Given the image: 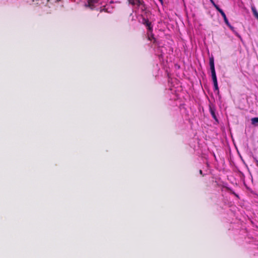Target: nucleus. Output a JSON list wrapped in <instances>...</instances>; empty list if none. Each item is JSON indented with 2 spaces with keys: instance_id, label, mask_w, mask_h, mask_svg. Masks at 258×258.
I'll list each match as a JSON object with an SVG mask.
<instances>
[{
  "instance_id": "a211bd4d",
  "label": "nucleus",
  "mask_w": 258,
  "mask_h": 258,
  "mask_svg": "<svg viewBox=\"0 0 258 258\" xmlns=\"http://www.w3.org/2000/svg\"><path fill=\"white\" fill-rule=\"evenodd\" d=\"M160 2H161V3H162V0H159Z\"/></svg>"
},
{
  "instance_id": "4468645a",
  "label": "nucleus",
  "mask_w": 258,
  "mask_h": 258,
  "mask_svg": "<svg viewBox=\"0 0 258 258\" xmlns=\"http://www.w3.org/2000/svg\"><path fill=\"white\" fill-rule=\"evenodd\" d=\"M210 1L213 5L215 4L213 0H210Z\"/></svg>"
},
{
  "instance_id": "9d476101",
  "label": "nucleus",
  "mask_w": 258,
  "mask_h": 258,
  "mask_svg": "<svg viewBox=\"0 0 258 258\" xmlns=\"http://www.w3.org/2000/svg\"><path fill=\"white\" fill-rule=\"evenodd\" d=\"M222 17L223 18L224 21L225 23H226V24L229 27L231 28V26H230V25L229 23V21L226 17V15L224 14L223 16H222Z\"/></svg>"
},
{
  "instance_id": "f257e3e1",
  "label": "nucleus",
  "mask_w": 258,
  "mask_h": 258,
  "mask_svg": "<svg viewBox=\"0 0 258 258\" xmlns=\"http://www.w3.org/2000/svg\"><path fill=\"white\" fill-rule=\"evenodd\" d=\"M128 3L131 5L134 6H136L137 7L143 6L145 8L144 2L142 0H128Z\"/></svg>"
},
{
  "instance_id": "2eb2a0df",
  "label": "nucleus",
  "mask_w": 258,
  "mask_h": 258,
  "mask_svg": "<svg viewBox=\"0 0 258 258\" xmlns=\"http://www.w3.org/2000/svg\"><path fill=\"white\" fill-rule=\"evenodd\" d=\"M234 196H236V197H237V198H239L238 195H237L236 193H235V194L234 195Z\"/></svg>"
},
{
  "instance_id": "ddd939ff",
  "label": "nucleus",
  "mask_w": 258,
  "mask_h": 258,
  "mask_svg": "<svg viewBox=\"0 0 258 258\" xmlns=\"http://www.w3.org/2000/svg\"><path fill=\"white\" fill-rule=\"evenodd\" d=\"M228 190L230 192V193H231L233 195H235V192L234 191H233L231 189L228 188Z\"/></svg>"
},
{
  "instance_id": "f3484780",
  "label": "nucleus",
  "mask_w": 258,
  "mask_h": 258,
  "mask_svg": "<svg viewBox=\"0 0 258 258\" xmlns=\"http://www.w3.org/2000/svg\"><path fill=\"white\" fill-rule=\"evenodd\" d=\"M200 173L201 174H202V171L201 170H200Z\"/></svg>"
},
{
  "instance_id": "20e7f679",
  "label": "nucleus",
  "mask_w": 258,
  "mask_h": 258,
  "mask_svg": "<svg viewBox=\"0 0 258 258\" xmlns=\"http://www.w3.org/2000/svg\"><path fill=\"white\" fill-rule=\"evenodd\" d=\"M209 110H210V113L211 114L213 118L216 121H218V119L217 118V116L216 115V113H215V108L214 106H213L212 105H210L209 106Z\"/></svg>"
},
{
  "instance_id": "f8f14e48",
  "label": "nucleus",
  "mask_w": 258,
  "mask_h": 258,
  "mask_svg": "<svg viewBox=\"0 0 258 258\" xmlns=\"http://www.w3.org/2000/svg\"><path fill=\"white\" fill-rule=\"evenodd\" d=\"M252 11H253L254 15L256 17V18L258 19V13H257V12L255 10L252 9Z\"/></svg>"
},
{
  "instance_id": "39448f33",
  "label": "nucleus",
  "mask_w": 258,
  "mask_h": 258,
  "mask_svg": "<svg viewBox=\"0 0 258 258\" xmlns=\"http://www.w3.org/2000/svg\"><path fill=\"white\" fill-rule=\"evenodd\" d=\"M209 63H210L211 71L215 70V66H214V57L213 56L210 58Z\"/></svg>"
},
{
  "instance_id": "dca6fc26",
  "label": "nucleus",
  "mask_w": 258,
  "mask_h": 258,
  "mask_svg": "<svg viewBox=\"0 0 258 258\" xmlns=\"http://www.w3.org/2000/svg\"><path fill=\"white\" fill-rule=\"evenodd\" d=\"M256 164L258 166V160H256Z\"/></svg>"
},
{
  "instance_id": "f03ea898",
  "label": "nucleus",
  "mask_w": 258,
  "mask_h": 258,
  "mask_svg": "<svg viewBox=\"0 0 258 258\" xmlns=\"http://www.w3.org/2000/svg\"><path fill=\"white\" fill-rule=\"evenodd\" d=\"M142 24L146 26L148 31H153V26H152L151 22H150L148 19L143 18Z\"/></svg>"
},
{
  "instance_id": "7ed1b4c3",
  "label": "nucleus",
  "mask_w": 258,
  "mask_h": 258,
  "mask_svg": "<svg viewBox=\"0 0 258 258\" xmlns=\"http://www.w3.org/2000/svg\"><path fill=\"white\" fill-rule=\"evenodd\" d=\"M99 0H88L87 4H85V7L93 10L95 8L94 4L98 3Z\"/></svg>"
},
{
  "instance_id": "423d86ee",
  "label": "nucleus",
  "mask_w": 258,
  "mask_h": 258,
  "mask_svg": "<svg viewBox=\"0 0 258 258\" xmlns=\"http://www.w3.org/2000/svg\"><path fill=\"white\" fill-rule=\"evenodd\" d=\"M212 74V78L213 81V83L217 82L216 71L215 70L211 71Z\"/></svg>"
},
{
  "instance_id": "9b49d317",
  "label": "nucleus",
  "mask_w": 258,
  "mask_h": 258,
  "mask_svg": "<svg viewBox=\"0 0 258 258\" xmlns=\"http://www.w3.org/2000/svg\"><path fill=\"white\" fill-rule=\"evenodd\" d=\"M214 91H217L218 92H219V88L218 86V82H214Z\"/></svg>"
},
{
  "instance_id": "6e6552de",
  "label": "nucleus",
  "mask_w": 258,
  "mask_h": 258,
  "mask_svg": "<svg viewBox=\"0 0 258 258\" xmlns=\"http://www.w3.org/2000/svg\"><path fill=\"white\" fill-rule=\"evenodd\" d=\"M251 123L255 126H258V117L251 118Z\"/></svg>"
},
{
  "instance_id": "1a4fd4ad",
  "label": "nucleus",
  "mask_w": 258,
  "mask_h": 258,
  "mask_svg": "<svg viewBox=\"0 0 258 258\" xmlns=\"http://www.w3.org/2000/svg\"><path fill=\"white\" fill-rule=\"evenodd\" d=\"M153 31H148L147 33L148 39L151 41L152 39H154V35L153 34Z\"/></svg>"
},
{
  "instance_id": "0eeeda50",
  "label": "nucleus",
  "mask_w": 258,
  "mask_h": 258,
  "mask_svg": "<svg viewBox=\"0 0 258 258\" xmlns=\"http://www.w3.org/2000/svg\"><path fill=\"white\" fill-rule=\"evenodd\" d=\"M213 6L216 8V9L221 14L222 16L225 14L223 11L221 9H220L217 5L215 4L214 5H213Z\"/></svg>"
}]
</instances>
